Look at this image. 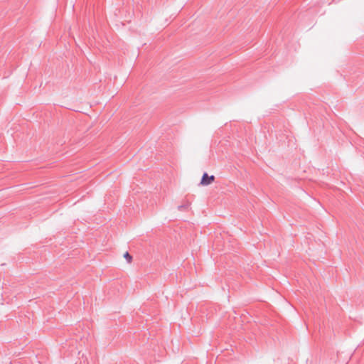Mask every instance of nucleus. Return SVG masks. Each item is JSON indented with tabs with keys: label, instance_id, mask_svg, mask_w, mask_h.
Here are the masks:
<instances>
[{
	"label": "nucleus",
	"instance_id": "f257e3e1",
	"mask_svg": "<svg viewBox=\"0 0 364 364\" xmlns=\"http://www.w3.org/2000/svg\"><path fill=\"white\" fill-rule=\"evenodd\" d=\"M214 181L215 176L213 175L208 176L207 173H204L201 178L200 184L202 186H208L210 183H212Z\"/></svg>",
	"mask_w": 364,
	"mask_h": 364
},
{
	"label": "nucleus",
	"instance_id": "f03ea898",
	"mask_svg": "<svg viewBox=\"0 0 364 364\" xmlns=\"http://www.w3.org/2000/svg\"><path fill=\"white\" fill-rule=\"evenodd\" d=\"M191 205V202L188 200L183 201L182 204L178 206V210L180 211L188 210Z\"/></svg>",
	"mask_w": 364,
	"mask_h": 364
},
{
	"label": "nucleus",
	"instance_id": "7ed1b4c3",
	"mask_svg": "<svg viewBox=\"0 0 364 364\" xmlns=\"http://www.w3.org/2000/svg\"><path fill=\"white\" fill-rule=\"evenodd\" d=\"M124 257L127 259L128 263H131L132 262V255L128 252H126L124 254Z\"/></svg>",
	"mask_w": 364,
	"mask_h": 364
}]
</instances>
